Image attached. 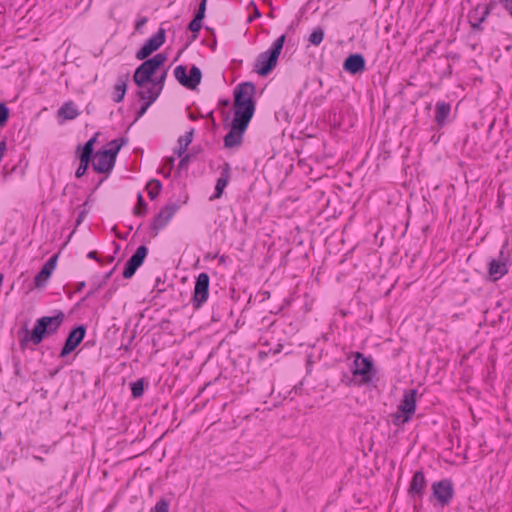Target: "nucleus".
Returning a JSON list of instances; mask_svg holds the SVG:
<instances>
[{"instance_id": "412c9836", "label": "nucleus", "mask_w": 512, "mask_h": 512, "mask_svg": "<svg viewBox=\"0 0 512 512\" xmlns=\"http://www.w3.org/2000/svg\"><path fill=\"white\" fill-rule=\"evenodd\" d=\"M343 69L351 74H357L364 71V57L361 54H352L348 56L343 63Z\"/></svg>"}, {"instance_id": "8fccbe9b", "label": "nucleus", "mask_w": 512, "mask_h": 512, "mask_svg": "<svg viewBox=\"0 0 512 512\" xmlns=\"http://www.w3.org/2000/svg\"><path fill=\"white\" fill-rule=\"evenodd\" d=\"M113 259H114L113 257L108 258V262H112Z\"/></svg>"}, {"instance_id": "4be33fe9", "label": "nucleus", "mask_w": 512, "mask_h": 512, "mask_svg": "<svg viewBox=\"0 0 512 512\" xmlns=\"http://www.w3.org/2000/svg\"><path fill=\"white\" fill-rule=\"evenodd\" d=\"M138 87V97L143 101H149V103L155 102L156 99L161 94L159 87H156L152 82H149V84H144L143 86Z\"/></svg>"}, {"instance_id": "6e6552de", "label": "nucleus", "mask_w": 512, "mask_h": 512, "mask_svg": "<svg viewBox=\"0 0 512 512\" xmlns=\"http://www.w3.org/2000/svg\"><path fill=\"white\" fill-rule=\"evenodd\" d=\"M373 369V362L370 358L365 357L362 353H355L353 362L352 373L354 376H361V383L367 384L371 382V371Z\"/></svg>"}, {"instance_id": "1a4fd4ad", "label": "nucleus", "mask_w": 512, "mask_h": 512, "mask_svg": "<svg viewBox=\"0 0 512 512\" xmlns=\"http://www.w3.org/2000/svg\"><path fill=\"white\" fill-rule=\"evenodd\" d=\"M165 42V30L159 28L157 33L151 38L147 39L143 46L136 52V58L138 60H144L150 56L154 51L161 47Z\"/></svg>"}, {"instance_id": "dca6fc26", "label": "nucleus", "mask_w": 512, "mask_h": 512, "mask_svg": "<svg viewBox=\"0 0 512 512\" xmlns=\"http://www.w3.org/2000/svg\"><path fill=\"white\" fill-rule=\"evenodd\" d=\"M94 142H95V137L88 140L84 144V146L81 148L80 155H79L80 164L75 173V176L77 178L82 177L88 169L89 162H90V159H91L92 153H93Z\"/></svg>"}, {"instance_id": "9d476101", "label": "nucleus", "mask_w": 512, "mask_h": 512, "mask_svg": "<svg viewBox=\"0 0 512 512\" xmlns=\"http://www.w3.org/2000/svg\"><path fill=\"white\" fill-rule=\"evenodd\" d=\"M249 124L233 119L230 131L224 137V145L227 148L239 147L243 141V135Z\"/></svg>"}, {"instance_id": "20e7f679", "label": "nucleus", "mask_w": 512, "mask_h": 512, "mask_svg": "<svg viewBox=\"0 0 512 512\" xmlns=\"http://www.w3.org/2000/svg\"><path fill=\"white\" fill-rule=\"evenodd\" d=\"M167 56L158 53L150 59L145 60L134 72L133 80L137 86H143L152 82V76L166 62Z\"/></svg>"}, {"instance_id": "49530a36", "label": "nucleus", "mask_w": 512, "mask_h": 512, "mask_svg": "<svg viewBox=\"0 0 512 512\" xmlns=\"http://www.w3.org/2000/svg\"><path fill=\"white\" fill-rule=\"evenodd\" d=\"M87 257L89 259H93V260H96V261H99V258L97 256V252L96 251H90L88 254H87Z\"/></svg>"}, {"instance_id": "72a5a7b5", "label": "nucleus", "mask_w": 512, "mask_h": 512, "mask_svg": "<svg viewBox=\"0 0 512 512\" xmlns=\"http://www.w3.org/2000/svg\"><path fill=\"white\" fill-rule=\"evenodd\" d=\"M166 78H167V71L165 70L158 77L153 78L152 83L156 87H159V90L162 92Z\"/></svg>"}, {"instance_id": "c85d7f7f", "label": "nucleus", "mask_w": 512, "mask_h": 512, "mask_svg": "<svg viewBox=\"0 0 512 512\" xmlns=\"http://www.w3.org/2000/svg\"><path fill=\"white\" fill-rule=\"evenodd\" d=\"M125 140L123 138L121 139H114L109 143L110 148L105 150L110 154V156L116 161V156L121 149V147L124 145Z\"/></svg>"}, {"instance_id": "5701e85b", "label": "nucleus", "mask_w": 512, "mask_h": 512, "mask_svg": "<svg viewBox=\"0 0 512 512\" xmlns=\"http://www.w3.org/2000/svg\"><path fill=\"white\" fill-rule=\"evenodd\" d=\"M451 106L449 103L439 101L436 103L435 121L437 125L443 126L450 114Z\"/></svg>"}, {"instance_id": "f3484780", "label": "nucleus", "mask_w": 512, "mask_h": 512, "mask_svg": "<svg viewBox=\"0 0 512 512\" xmlns=\"http://www.w3.org/2000/svg\"><path fill=\"white\" fill-rule=\"evenodd\" d=\"M56 264H57V255H53L45 262V264L43 265L41 270L37 273V275L34 278V283L37 288H41L46 285L51 274L53 273V271L56 268Z\"/></svg>"}, {"instance_id": "2f4dec72", "label": "nucleus", "mask_w": 512, "mask_h": 512, "mask_svg": "<svg viewBox=\"0 0 512 512\" xmlns=\"http://www.w3.org/2000/svg\"><path fill=\"white\" fill-rule=\"evenodd\" d=\"M115 270V267L109 271L108 273H106L103 277V280L94 288V289H90L86 295V298L90 297L91 295H93L96 291H98L99 289H101L106 283L107 281L110 279L111 275L113 274Z\"/></svg>"}, {"instance_id": "bb28decb", "label": "nucleus", "mask_w": 512, "mask_h": 512, "mask_svg": "<svg viewBox=\"0 0 512 512\" xmlns=\"http://www.w3.org/2000/svg\"><path fill=\"white\" fill-rule=\"evenodd\" d=\"M493 8V3H490L488 5H484L480 7L481 15L478 16L479 22H472V28L481 30V24L485 21V19L489 16L491 13V10Z\"/></svg>"}, {"instance_id": "4c0bfd02", "label": "nucleus", "mask_w": 512, "mask_h": 512, "mask_svg": "<svg viewBox=\"0 0 512 512\" xmlns=\"http://www.w3.org/2000/svg\"><path fill=\"white\" fill-rule=\"evenodd\" d=\"M202 27V21L197 20V18H193L192 21L188 25V29L193 33H198Z\"/></svg>"}, {"instance_id": "f704fd0d", "label": "nucleus", "mask_w": 512, "mask_h": 512, "mask_svg": "<svg viewBox=\"0 0 512 512\" xmlns=\"http://www.w3.org/2000/svg\"><path fill=\"white\" fill-rule=\"evenodd\" d=\"M154 510L155 512H169V502L164 498L160 499L156 503Z\"/></svg>"}, {"instance_id": "393cba45", "label": "nucleus", "mask_w": 512, "mask_h": 512, "mask_svg": "<svg viewBox=\"0 0 512 512\" xmlns=\"http://www.w3.org/2000/svg\"><path fill=\"white\" fill-rule=\"evenodd\" d=\"M127 78V75L119 77L117 83L114 86L112 97L113 100L117 103L124 99L127 90Z\"/></svg>"}, {"instance_id": "9b49d317", "label": "nucleus", "mask_w": 512, "mask_h": 512, "mask_svg": "<svg viewBox=\"0 0 512 512\" xmlns=\"http://www.w3.org/2000/svg\"><path fill=\"white\" fill-rule=\"evenodd\" d=\"M509 271V261L504 256L503 251H500L498 257L492 258L488 264V274L492 281H498L505 276Z\"/></svg>"}, {"instance_id": "f03ea898", "label": "nucleus", "mask_w": 512, "mask_h": 512, "mask_svg": "<svg viewBox=\"0 0 512 512\" xmlns=\"http://www.w3.org/2000/svg\"><path fill=\"white\" fill-rule=\"evenodd\" d=\"M64 318L65 315L61 311L54 316H44L39 318L31 333L29 335L27 333L22 341H31L34 345L40 344L44 337L53 335L58 331Z\"/></svg>"}, {"instance_id": "6ab92c4d", "label": "nucleus", "mask_w": 512, "mask_h": 512, "mask_svg": "<svg viewBox=\"0 0 512 512\" xmlns=\"http://www.w3.org/2000/svg\"><path fill=\"white\" fill-rule=\"evenodd\" d=\"M231 178V167L229 163H225L221 169L220 177L217 179L215 185V193L210 197V200L221 198L224 189L227 187Z\"/></svg>"}, {"instance_id": "c03bdc74", "label": "nucleus", "mask_w": 512, "mask_h": 512, "mask_svg": "<svg viewBox=\"0 0 512 512\" xmlns=\"http://www.w3.org/2000/svg\"><path fill=\"white\" fill-rule=\"evenodd\" d=\"M189 161H190V155L182 156V158H181V160L179 162L178 168L182 169V168L186 167L187 164L189 163Z\"/></svg>"}, {"instance_id": "c756f323", "label": "nucleus", "mask_w": 512, "mask_h": 512, "mask_svg": "<svg viewBox=\"0 0 512 512\" xmlns=\"http://www.w3.org/2000/svg\"><path fill=\"white\" fill-rule=\"evenodd\" d=\"M323 39L324 30L321 27L314 29L309 36V42L314 46L320 45Z\"/></svg>"}, {"instance_id": "0eeeda50", "label": "nucleus", "mask_w": 512, "mask_h": 512, "mask_svg": "<svg viewBox=\"0 0 512 512\" xmlns=\"http://www.w3.org/2000/svg\"><path fill=\"white\" fill-rule=\"evenodd\" d=\"M174 76L182 86L191 90L195 89L202 79L201 70L197 66H192L190 75L187 76L186 67L179 65L174 69Z\"/></svg>"}, {"instance_id": "423d86ee", "label": "nucleus", "mask_w": 512, "mask_h": 512, "mask_svg": "<svg viewBox=\"0 0 512 512\" xmlns=\"http://www.w3.org/2000/svg\"><path fill=\"white\" fill-rule=\"evenodd\" d=\"M432 497L436 499L440 506L449 505L454 496V488L451 480L443 479L434 482L431 486Z\"/></svg>"}, {"instance_id": "a19ab883", "label": "nucleus", "mask_w": 512, "mask_h": 512, "mask_svg": "<svg viewBox=\"0 0 512 512\" xmlns=\"http://www.w3.org/2000/svg\"><path fill=\"white\" fill-rule=\"evenodd\" d=\"M147 21V17L138 18L135 22V30L139 31L147 23Z\"/></svg>"}, {"instance_id": "a18cd8bd", "label": "nucleus", "mask_w": 512, "mask_h": 512, "mask_svg": "<svg viewBox=\"0 0 512 512\" xmlns=\"http://www.w3.org/2000/svg\"><path fill=\"white\" fill-rule=\"evenodd\" d=\"M87 214V210L84 208L82 211H80L79 215H78V218L76 220V224L79 225L83 219L85 218Z\"/></svg>"}, {"instance_id": "ddd939ff", "label": "nucleus", "mask_w": 512, "mask_h": 512, "mask_svg": "<svg viewBox=\"0 0 512 512\" xmlns=\"http://www.w3.org/2000/svg\"><path fill=\"white\" fill-rule=\"evenodd\" d=\"M148 249L146 246L141 245L137 248L136 252L129 258L127 261L124 271H123V277L126 279L131 278L137 269L142 265L144 262L145 257L147 256Z\"/></svg>"}, {"instance_id": "f257e3e1", "label": "nucleus", "mask_w": 512, "mask_h": 512, "mask_svg": "<svg viewBox=\"0 0 512 512\" xmlns=\"http://www.w3.org/2000/svg\"><path fill=\"white\" fill-rule=\"evenodd\" d=\"M255 85L252 82L238 84L234 89V117L233 119L249 124L254 112Z\"/></svg>"}, {"instance_id": "09e8293b", "label": "nucleus", "mask_w": 512, "mask_h": 512, "mask_svg": "<svg viewBox=\"0 0 512 512\" xmlns=\"http://www.w3.org/2000/svg\"><path fill=\"white\" fill-rule=\"evenodd\" d=\"M161 172H162V174L165 176V174H167V168H164V167H163V168H162V170H161Z\"/></svg>"}, {"instance_id": "473e14b6", "label": "nucleus", "mask_w": 512, "mask_h": 512, "mask_svg": "<svg viewBox=\"0 0 512 512\" xmlns=\"http://www.w3.org/2000/svg\"><path fill=\"white\" fill-rule=\"evenodd\" d=\"M9 119V109L4 103H0V127L5 126Z\"/></svg>"}, {"instance_id": "7ed1b4c3", "label": "nucleus", "mask_w": 512, "mask_h": 512, "mask_svg": "<svg viewBox=\"0 0 512 512\" xmlns=\"http://www.w3.org/2000/svg\"><path fill=\"white\" fill-rule=\"evenodd\" d=\"M285 42V35L278 37L271 47L262 53H260L255 62V71L261 75H268L272 69L277 65L279 55L283 49Z\"/></svg>"}, {"instance_id": "c9c22d12", "label": "nucleus", "mask_w": 512, "mask_h": 512, "mask_svg": "<svg viewBox=\"0 0 512 512\" xmlns=\"http://www.w3.org/2000/svg\"><path fill=\"white\" fill-rule=\"evenodd\" d=\"M206 3H207V0H201L198 10L194 16L195 18H197V20L202 21L203 18L205 17Z\"/></svg>"}, {"instance_id": "4468645a", "label": "nucleus", "mask_w": 512, "mask_h": 512, "mask_svg": "<svg viewBox=\"0 0 512 512\" xmlns=\"http://www.w3.org/2000/svg\"><path fill=\"white\" fill-rule=\"evenodd\" d=\"M86 329L80 325L70 331L65 344L60 352V357H65L70 354L84 339Z\"/></svg>"}, {"instance_id": "3c124183", "label": "nucleus", "mask_w": 512, "mask_h": 512, "mask_svg": "<svg viewBox=\"0 0 512 512\" xmlns=\"http://www.w3.org/2000/svg\"><path fill=\"white\" fill-rule=\"evenodd\" d=\"M88 204V201L84 202L83 206L86 207Z\"/></svg>"}, {"instance_id": "b1692460", "label": "nucleus", "mask_w": 512, "mask_h": 512, "mask_svg": "<svg viewBox=\"0 0 512 512\" xmlns=\"http://www.w3.org/2000/svg\"><path fill=\"white\" fill-rule=\"evenodd\" d=\"M79 115L76 105L72 102H66L58 110V116L64 120H73Z\"/></svg>"}, {"instance_id": "79ce46f5", "label": "nucleus", "mask_w": 512, "mask_h": 512, "mask_svg": "<svg viewBox=\"0 0 512 512\" xmlns=\"http://www.w3.org/2000/svg\"><path fill=\"white\" fill-rule=\"evenodd\" d=\"M504 9L512 16V0H499Z\"/></svg>"}, {"instance_id": "f8f14e48", "label": "nucleus", "mask_w": 512, "mask_h": 512, "mask_svg": "<svg viewBox=\"0 0 512 512\" xmlns=\"http://www.w3.org/2000/svg\"><path fill=\"white\" fill-rule=\"evenodd\" d=\"M209 276L207 273H200L196 279L193 295V303L196 308L207 301L209 296Z\"/></svg>"}, {"instance_id": "39448f33", "label": "nucleus", "mask_w": 512, "mask_h": 512, "mask_svg": "<svg viewBox=\"0 0 512 512\" xmlns=\"http://www.w3.org/2000/svg\"><path fill=\"white\" fill-rule=\"evenodd\" d=\"M417 390L406 391L398 405L397 411L393 415V423L401 426L409 422L416 411Z\"/></svg>"}, {"instance_id": "a211bd4d", "label": "nucleus", "mask_w": 512, "mask_h": 512, "mask_svg": "<svg viewBox=\"0 0 512 512\" xmlns=\"http://www.w3.org/2000/svg\"><path fill=\"white\" fill-rule=\"evenodd\" d=\"M427 482L422 471H416L411 479L408 493L414 500L422 499Z\"/></svg>"}, {"instance_id": "58836bf2", "label": "nucleus", "mask_w": 512, "mask_h": 512, "mask_svg": "<svg viewBox=\"0 0 512 512\" xmlns=\"http://www.w3.org/2000/svg\"><path fill=\"white\" fill-rule=\"evenodd\" d=\"M175 159L173 157H169L166 159L164 168H167V174H165V177H169L172 168L174 167Z\"/></svg>"}, {"instance_id": "a878e982", "label": "nucleus", "mask_w": 512, "mask_h": 512, "mask_svg": "<svg viewBox=\"0 0 512 512\" xmlns=\"http://www.w3.org/2000/svg\"><path fill=\"white\" fill-rule=\"evenodd\" d=\"M194 129L191 128L189 131L185 133V135L180 136L178 138V148L174 151V153L178 157H182L186 152L188 146L191 144L193 140Z\"/></svg>"}, {"instance_id": "7c9ffc66", "label": "nucleus", "mask_w": 512, "mask_h": 512, "mask_svg": "<svg viewBox=\"0 0 512 512\" xmlns=\"http://www.w3.org/2000/svg\"><path fill=\"white\" fill-rule=\"evenodd\" d=\"M143 392H144V386H143L142 380H138L131 384V393L134 398L141 397L143 395Z\"/></svg>"}, {"instance_id": "aec40b11", "label": "nucleus", "mask_w": 512, "mask_h": 512, "mask_svg": "<svg viewBox=\"0 0 512 512\" xmlns=\"http://www.w3.org/2000/svg\"><path fill=\"white\" fill-rule=\"evenodd\" d=\"M175 212L176 209L172 205H167L162 208L154 218L153 230H155L157 233L159 230L163 229L171 220Z\"/></svg>"}, {"instance_id": "37998d69", "label": "nucleus", "mask_w": 512, "mask_h": 512, "mask_svg": "<svg viewBox=\"0 0 512 512\" xmlns=\"http://www.w3.org/2000/svg\"><path fill=\"white\" fill-rule=\"evenodd\" d=\"M479 11H480V6H478L474 12H472L470 14V23L472 24V22H479V18H478V14H479Z\"/></svg>"}, {"instance_id": "de8ad7c7", "label": "nucleus", "mask_w": 512, "mask_h": 512, "mask_svg": "<svg viewBox=\"0 0 512 512\" xmlns=\"http://www.w3.org/2000/svg\"><path fill=\"white\" fill-rule=\"evenodd\" d=\"M84 286H85V282H80L78 284V287H77L76 291L77 292L81 291L84 288Z\"/></svg>"}, {"instance_id": "cd10ccee", "label": "nucleus", "mask_w": 512, "mask_h": 512, "mask_svg": "<svg viewBox=\"0 0 512 512\" xmlns=\"http://www.w3.org/2000/svg\"><path fill=\"white\" fill-rule=\"evenodd\" d=\"M162 189V184L159 180H151L147 184V192L150 199H155Z\"/></svg>"}, {"instance_id": "e433bc0d", "label": "nucleus", "mask_w": 512, "mask_h": 512, "mask_svg": "<svg viewBox=\"0 0 512 512\" xmlns=\"http://www.w3.org/2000/svg\"><path fill=\"white\" fill-rule=\"evenodd\" d=\"M146 210V203L144 202L141 194H138V206L134 208L136 215H142Z\"/></svg>"}, {"instance_id": "2eb2a0df", "label": "nucleus", "mask_w": 512, "mask_h": 512, "mask_svg": "<svg viewBox=\"0 0 512 512\" xmlns=\"http://www.w3.org/2000/svg\"><path fill=\"white\" fill-rule=\"evenodd\" d=\"M115 165V160L105 150L98 151L93 157L92 166L97 173H108Z\"/></svg>"}, {"instance_id": "ea45409f", "label": "nucleus", "mask_w": 512, "mask_h": 512, "mask_svg": "<svg viewBox=\"0 0 512 512\" xmlns=\"http://www.w3.org/2000/svg\"><path fill=\"white\" fill-rule=\"evenodd\" d=\"M152 103H149V101H145V103L140 107V109L137 111V119L142 117L147 109L149 108V106L151 105Z\"/></svg>"}]
</instances>
